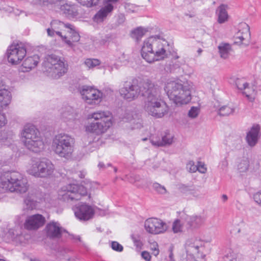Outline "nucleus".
<instances>
[{"mask_svg": "<svg viewBox=\"0 0 261 261\" xmlns=\"http://www.w3.org/2000/svg\"><path fill=\"white\" fill-rule=\"evenodd\" d=\"M170 52L169 43L164 38L163 33L152 35L145 39L141 50L142 58L148 63L163 60Z\"/></svg>", "mask_w": 261, "mask_h": 261, "instance_id": "obj_1", "label": "nucleus"}, {"mask_svg": "<svg viewBox=\"0 0 261 261\" xmlns=\"http://www.w3.org/2000/svg\"><path fill=\"white\" fill-rule=\"evenodd\" d=\"M161 87L153 85L145 96L144 109L147 114L156 118H162L168 112V107L161 99Z\"/></svg>", "mask_w": 261, "mask_h": 261, "instance_id": "obj_2", "label": "nucleus"}, {"mask_svg": "<svg viewBox=\"0 0 261 261\" xmlns=\"http://www.w3.org/2000/svg\"><path fill=\"white\" fill-rule=\"evenodd\" d=\"M87 120L85 125V131L95 135L106 133L112 125V117L108 111H97L89 114Z\"/></svg>", "mask_w": 261, "mask_h": 261, "instance_id": "obj_3", "label": "nucleus"}, {"mask_svg": "<svg viewBox=\"0 0 261 261\" xmlns=\"http://www.w3.org/2000/svg\"><path fill=\"white\" fill-rule=\"evenodd\" d=\"M0 186L5 190L25 193L29 188L28 180L22 174L17 171H7L0 177Z\"/></svg>", "mask_w": 261, "mask_h": 261, "instance_id": "obj_4", "label": "nucleus"}, {"mask_svg": "<svg viewBox=\"0 0 261 261\" xmlns=\"http://www.w3.org/2000/svg\"><path fill=\"white\" fill-rule=\"evenodd\" d=\"M154 84L149 80L139 81L134 79L124 82L120 93L124 99L130 101L139 96H145Z\"/></svg>", "mask_w": 261, "mask_h": 261, "instance_id": "obj_5", "label": "nucleus"}, {"mask_svg": "<svg viewBox=\"0 0 261 261\" xmlns=\"http://www.w3.org/2000/svg\"><path fill=\"white\" fill-rule=\"evenodd\" d=\"M21 140L25 147L30 151L38 153L44 147L40 133L36 127L31 124L25 125L21 133Z\"/></svg>", "mask_w": 261, "mask_h": 261, "instance_id": "obj_6", "label": "nucleus"}, {"mask_svg": "<svg viewBox=\"0 0 261 261\" xmlns=\"http://www.w3.org/2000/svg\"><path fill=\"white\" fill-rule=\"evenodd\" d=\"M74 138L66 134L61 133L54 138L52 149L59 157L69 159L72 156L74 150Z\"/></svg>", "mask_w": 261, "mask_h": 261, "instance_id": "obj_7", "label": "nucleus"}, {"mask_svg": "<svg viewBox=\"0 0 261 261\" xmlns=\"http://www.w3.org/2000/svg\"><path fill=\"white\" fill-rule=\"evenodd\" d=\"M55 166L48 159L43 158L41 160H32L27 168L28 174L39 178H47L54 172Z\"/></svg>", "mask_w": 261, "mask_h": 261, "instance_id": "obj_8", "label": "nucleus"}, {"mask_svg": "<svg viewBox=\"0 0 261 261\" xmlns=\"http://www.w3.org/2000/svg\"><path fill=\"white\" fill-rule=\"evenodd\" d=\"M86 188L82 185L69 184L63 187L59 192V198L67 203H72L86 195Z\"/></svg>", "mask_w": 261, "mask_h": 261, "instance_id": "obj_9", "label": "nucleus"}, {"mask_svg": "<svg viewBox=\"0 0 261 261\" xmlns=\"http://www.w3.org/2000/svg\"><path fill=\"white\" fill-rule=\"evenodd\" d=\"M44 71L54 78L58 79L64 75L67 70V66L63 60L56 55L49 56L43 62Z\"/></svg>", "mask_w": 261, "mask_h": 261, "instance_id": "obj_10", "label": "nucleus"}, {"mask_svg": "<svg viewBox=\"0 0 261 261\" xmlns=\"http://www.w3.org/2000/svg\"><path fill=\"white\" fill-rule=\"evenodd\" d=\"M78 91L82 98L88 105L96 106L99 105L102 99V93L93 87L87 85L79 86Z\"/></svg>", "mask_w": 261, "mask_h": 261, "instance_id": "obj_11", "label": "nucleus"}, {"mask_svg": "<svg viewBox=\"0 0 261 261\" xmlns=\"http://www.w3.org/2000/svg\"><path fill=\"white\" fill-rule=\"evenodd\" d=\"M185 248L188 255L201 258L205 256L204 242L200 239L194 237L188 239L185 243Z\"/></svg>", "mask_w": 261, "mask_h": 261, "instance_id": "obj_12", "label": "nucleus"}, {"mask_svg": "<svg viewBox=\"0 0 261 261\" xmlns=\"http://www.w3.org/2000/svg\"><path fill=\"white\" fill-rule=\"evenodd\" d=\"M27 53L26 49L22 44H13L7 49L8 60L12 64L16 65L20 63Z\"/></svg>", "mask_w": 261, "mask_h": 261, "instance_id": "obj_13", "label": "nucleus"}, {"mask_svg": "<svg viewBox=\"0 0 261 261\" xmlns=\"http://www.w3.org/2000/svg\"><path fill=\"white\" fill-rule=\"evenodd\" d=\"M144 227L147 232L153 234L163 233L168 228L166 223L155 218H150L146 220Z\"/></svg>", "mask_w": 261, "mask_h": 261, "instance_id": "obj_14", "label": "nucleus"}, {"mask_svg": "<svg viewBox=\"0 0 261 261\" xmlns=\"http://www.w3.org/2000/svg\"><path fill=\"white\" fill-rule=\"evenodd\" d=\"M75 217L81 221H87L91 219L94 211L91 206L86 203H79L73 209Z\"/></svg>", "mask_w": 261, "mask_h": 261, "instance_id": "obj_15", "label": "nucleus"}, {"mask_svg": "<svg viewBox=\"0 0 261 261\" xmlns=\"http://www.w3.org/2000/svg\"><path fill=\"white\" fill-rule=\"evenodd\" d=\"M119 0H103V6L94 16V20L97 22H102L114 10V5Z\"/></svg>", "mask_w": 261, "mask_h": 261, "instance_id": "obj_16", "label": "nucleus"}, {"mask_svg": "<svg viewBox=\"0 0 261 261\" xmlns=\"http://www.w3.org/2000/svg\"><path fill=\"white\" fill-rule=\"evenodd\" d=\"M164 90L170 100L175 104L179 103V83L178 81L168 80Z\"/></svg>", "mask_w": 261, "mask_h": 261, "instance_id": "obj_17", "label": "nucleus"}, {"mask_svg": "<svg viewBox=\"0 0 261 261\" xmlns=\"http://www.w3.org/2000/svg\"><path fill=\"white\" fill-rule=\"evenodd\" d=\"M11 100V92L5 88L0 89V127L7 123L5 115L2 113V110L9 105Z\"/></svg>", "mask_w": 261, "mask_h": 261, "instance_id": "obj_18", "label": "nucleus"}, {"mask_svg": "<svg viewBox=\"0 0 261 261\" xmlns=\"http://www.w3.org/2000/svg\"><path fill=\"white\" fill-rule=\"evenodd\" d=\"M180 82V105H187L189 103L192 99L191 90L193 84L188 80Z\"/></svg>", "mask_w": 261, "mask_h": 261, "instance_id": "obj_19", "label": "nucleus"}, {"mask_svg": "<svg viewBox=\"0 0 261 261\" xmlns=\"http://www.w3.org/2000/svg\"><path fill=\"white\" fill-rule=\"evenodd\" d=\"M46 236L51 239H58L61 238L64 229L60 224L55 221L48 223L46 227Z\"/></svg>", "mask_w": 261, "mask_h": 261, "instance_id": "obj_20", "label": "nucleus"}, {"mask_svg": "<svg viewBox=\"0 0 261 261\" xmlns=\"http://www.w3.org/2000/svg\"><path fill=\"white\" fill-rule=\"evenodd\" d=\"M45 218L41 215L36 214L28 217L24 224V228L28 230H35L42 226Z\"/></svg>", "mask_w": 261, "mask_h": 261, "instance_id": "obj_21", "label": "nucleus"}, {"mask_svg": "<svg viewBox=\"0 0 261 261\" xmlns=\"http://www.w3.org/2000/svg\"><path fill=\"white\" fill-rule=\"evenodd\" d=\"M259 130V125L254 124L247 134L246 139L248 144L250 146H254L257 143Z\"/></svg>", "mask_w": 261, "mask_h": 261, "instance_id": "obj_22", "label": "nucleus"}, {"mask_svg": "<svg viewBox=\"0 0 261 261\" xmlns=\"http://www.w3.org/2000/svg\"><path fill=\"white\" fill-rule=\"evenodd\" d=\"M39 61V57L37 55L28 57L23 62L20 70L23 72H29L36 67Z\"/></svg>", "mask_w": 261, "mask_h": 261, "instance_id": "obj_23", "label": "nucleus"}, {"mask_svg": "<svg viewBox=\"0 0 261 261\" xmlns=\"http://www.w3.org/2000/svg\"><path fill=\"white\" fill-rule=\"evenodd\" d=\"M172 141L173 137L169 134L162 136L161 139L158 137H152L150 139V142L152 145L158 147L170 145L172 143Z\"/></svg>", "mask_w": 261, "mask_h": 261, "instance_id": "obj_24", "label": "nucleus"}, {"mask_svg": "<svg viewBox=\"0 0 261 261\" xmlns=\"http://www.w3.org/2000/svg\"><path fill=\"white\" fill-rule=\"evenodd\" d=\"M61 11L69 18H73L78 15V9L76 5L65 4L61 6Z\"/></svg>", "mask_w": 261, "mask_h": 261, "instance_id": "obj_25", "label": "nucleus"}, {"mask_svg": "<svg viewBox=\"0 0 261 261\" xmlns=\"http://www.w3.org/2000/svg\"><path fill=\"white\" fill-rule=\"evenodd\" d=\"M188 223L191 228L200 227L204 222L205 219L200 216H192L187 217Z\"/></svg>", "mask_w": 261, "mask_h": 261, "instance_id": "obj_26", "label": "nucleus"}, {"mask_svg": "<svg viewBox=\"0 0 261 261\" xmlns=\"http://www.w3.org/2000/svg\"><path fill=\"white\" fill-rule=\"evenodd\" d=\"M228 6L224 4L221 5L217 9L216 13L218 15V22L223 23L226 21L228 18L227 13Z\"/></svg>", "mask_w": 261, "mask_h": 261, "instance_id": "obj_27", "label": "nucleus"}, {"mask_svg": "<svg viewBox=\"0 0 261 261\" xmlns=\"http://www.w3.org/2000/svg\"><path fill=\"white\" fill-rule=\"evenodd\" d=\"M244 25L243 30L241 32L239 30L235 36L234 43L241 44L244 40H245L248 36H249L250 34L249 32V27L246 23L242 24Z\"/></svg>", "mask_w": 261, "mask_h": 261, "instance_id": "obj_28", "label": "nucleus"}, {"mask_svg": "<svg viewBox=\"0 0 261 261\" xmlns=\"http://www.w3.org/2000/svg\"><path fill=\"white\" fill-rule=\"evenodd\" d=\"M241 92L249 101L252 102L254 100L256 91L254 86H250L248 83L245 86V89H243Z\"/></svg>", "mask_w": 261, "mask_h": 261, "instance_id": "obj_29", "label": "nucleus"}, {"mask_svg": "<svg viewBox=\"0 0 261 261\" xmlns=\"http://www.w3.org/2000/svg\"><path fill=\"white\" fill-rule=\"evenodd\" d=\"M73 109L70 106L62 108L60 111L61 117L64 121H67L73 118Z\"/></svg>", "mask_w": 261, "mask_h": 261, "instance_id": "obj_30", "label": "nucleus"}, {"mask_svg": "<svg viewBox=\"0 0 261 261\" xmlns=\"http://www.w3.org/2000/svg\"><path fill=\"white\" fill-rule=\"evenodd\" d=\"M221 58L227 59L231 49V45L227 43H221L218 47Z\"/></svg>", "mask_w": 261, "mask_h": 261, "instance_id": "obj_31", "label": "nucleus"}, {"mask_svg": "<svg viewBox=\"0 0 261 261\" xmlns=\"http://www.w3.org/2000/svg\"><path fill=\"white\" fill-rule=\"evenodd\" d=\"M25 208L28 210L35 209L37 206V199L35 196H28L24 199Z\"/></svg>", "mask_w": 261, "mask_h": 261, "instance_id": "obj_32", "label": "nucleus"}, {"mask_svg": "<svg viewBox=\"0 0 261 261\" xmlns=\"http://www.w3.org/2000/svg\"><path fill=\"white\" fill-rule=\"evenodd\" d=\"M147 31L146 29L142 27H138L132 32V37L137 41H139L145 35Z\"/></svg>", "mask_w": 261, "mask_h": 261, "instance_id": "obj_33", "label": "nucleus"}, {"mask_svg": "<svg viewBox=\"0 0 261 261\" xmlns=\"http://www.w3.org/2000/svg\"><path fill=\"white\" fill-rule=\"evenodd\" d=\"M50 27L55 31H60V30H62L64 28H68L71 27V24L69 23H64L62 21L54 20L50 22Z\"/></svg>", "mask_w": 261, "mask_h": 261, "instance_id": "obj_34", "label": "nucleus"}, {"mask_svg": "<svg viewBox=\"0 0 261 261\" xmlns=\"http://www.w3.org/2000/svg\"><path fill=\"white\" fill-rule=\"evenodd\" d=\"M234 112V108L228 105L221 107L218 111V114L221 116H226Z\"/></svg>", "mask_w": 261, "mask_h": 261, "instance_id": "obj_35", "label": "nucleus"}, {"mask_svg": "<svg viewBox=\"0 0 261 261\" xmlns=\"http://www.w3.org/2000/svg\"><path fill=\"white\" fill-rule=\"evenodd\" d=\"M47 33L48 36L50 37H54L55 34H57L60 36L62 38V40L66 43L69 46H71L72 44L70 40H68L65 36H63L60 31H55L53 28H51V27H50V28H48L47 29Z\"/></svg>", "mask_w": 261, "mask_h": 261, "instance_id": "obj_36", "label": "nucleus"}, {"mask_svg": "<svg viewBox=\"0 0 261 261\" xmlns=\"http://www.w3.org/2000/svg\"><path fill=\"white\" fill-rule=\"evenodd\" d=\"M249 161L247 159L241 160L238 164V170L240 173H243L248 170L249 168Z\"/></svg>", "mask_w": 261, "mask_h": 261, "instance_id": "obj_37", "label": "nucleus"}, {"mask_svg": "<svg viewBox=\"0 0 261 261\" xmlns=\"http://www.w3.org/2000/svg\"><path fill=\"white\" fill-rule=\"evenodd\" d=\"M68 29L70 30L69 33L71 34V43L72 44L70 47L73 46L72 42H77L80 39V36L79 33L75 30L74 27L71 24V27H69Z\"/></svg>", "mask_w": 261, "mask_h": 261, "instance_id": "obj_38", "label": "nucleus"}, {"mask_svg": "<svg viewBox=\"0 0 261 261\" xmlns=\"http://www.w3.org/2000/svg\"><path fill=\"white\" fill-rule=\"evenodd\" d=\"M200 111V109L199 107H192L188 112V116L191 119H194L197 117Z\"/></svg>", "mask_w": 261, "mask_h": 261, "instance_id": "obj_39", "label": "nucleus"}, {"mask_svg": "<svg viewBox=\"0 0 261 261\" xmlns=\"http://www.w3.org/2000/svg\"><path fill=\"white\" fill-rule=\"evenodd\" d=\"M99 64L100 61L95 59H87L84 62V65L88 68H93Z\"/></svg>", "mask_w": 261, "mask_h": 261, "instance_id": "obj_40", "label": "nucleus"}, {"mask_svg": "<svg viewBox=\"0 0 261 261\" xmlns=\"http://www.w3.org/2000/svg\"><path fill=\"white\" fill-rule=\"evenodd\" d=\"M78 3L87 7H91L98 4L99 0H76Z\"/></svg>", "mask_w": 261, "mask_h": 261, "instance_id": "obj_41", "label": "nucleus"}, {"mask_svg": "<svg viewBox=\"0 0 261 261\" xmlns=\"http://www.w3.org/2000/svg\"><path fill=\"white\" fill-rule=\"evenodd\" d=\"M153 189L158 193L164 194L167 192L165 187L158 182H154L152 185Z\"/></svg>", "mask_w": 261, "mask_h": 261, "instance_id": "obj_42", "label": "nucleus"}, {"mask_svg": "<svg viewBox=\"0 0 261 261\" xmlns=\"http://www.w3.org/2000/svg\"><path fill=\"white\" fill-rule=\"evenodd\" d=\"M248 84L245 79L243 78L237 79L236 81V85L238 89L241 91H242L243 89H245V86H247Z\"/></svg>", "mask_w": 261, "mask_h": 261, "instance_id": "obj_43", "label": "nucleus"}, {"mask_svg": "<svg viewBox=\"0 0 261 261\" xmlns=\"http://www.w3.org/2000/svg\"><path fill=\"white\" fill-rule=\"evenodd\" d=\"M150 248L152 251V254L154 256H156L159 254L158 244L156 242H150Z\"/></svg>", "mask_w": 261, "mask_h": 261, "instance_id": "obj_44", "label": "nucleus"}, {"mask_svg": "<svg viewBox=\"0 0 261 261\" xmlns=\"http://www.w3.org/2000/svg\"><path fill=\"white\" fill-rule=\"evenodd\" d=\"M180 192L185 193L188 192V193L193 195L194 196L197 197L198 195L195 194L194 190L192 189V187H189L185 186V185L180 186Z\"/></svg>", "mask_w": 261, "mask_h": 261, "instance_id": "obj_45", "label": "nucleus"}, {"mask_svg": "<svg viewBox=\"0 0 261 261\" xmlns=\"http://www.w3.org/2000/svg\"><path fill=\"white\" fill-rule=\"evenodd\" d=\"M111 247L114 250L118 252H121L123 251V246L119 243L116 241L112 242Z\"/></svg>", "mask_w": 261, "mask_h": 261, "instance_id": "obj_46", "label": "nucleus"}, {"mask_svg": "<svg viewBox=\"0 0 261 261\" xmlns=\"http://www.w3.org/2000/svg\"><path fill=\"white\" fill-rule=\"evenodd\" d=\"M197 170L201 173H205L207 171V168L204 163L198 162L197 164Z\"/></svg>", "mask_w": 261, "mask_h": 261, "instance_id": "obj_47", "label": "nucleus"}, {"mask_svg": "<svg viewBox=\"0 0 261 261\" xmlns=\"http://www.w3.org/2000/svg\"><path fill=\"white\" fill-rule=\"evenodd\" d=\"M9 136L10 137L9 138L3 139V142L5 145L10 146L13 142L14 135L12 133H10Z\"/></svg>", "mask_w": 261, "mask_h": 261, "instance_id": "obj_48", "label": "nucleus"}, {"mask_svg": "<svg viewBox=\"0 0 261 261\" xmlns=\"http://www.w3.org/2000/svg\"><path fill=\"white\" fill-rule=\"evenodd\" d=\"M187 168L189 169L190 172L194 173L197 170V165H194L193 162H189L187 165Z\"/></svg>", "mask_w": 261, "mask_h": 261, "instance_id": "obj_49", "label": "nucleus"}, {"mask_svg": "<svg viewBox=\"0 0 261 261\" xmlns=\"http://www.w3.org/2000/svg\"><path fill=\"white\" fill-rule=\"evenodd\" d=\"M182 69L185 74L190 76L193 72L192 68L186 64H184Z\"/></svg>", "mask_w": 261, "mask_h": 261, "instance_id": "obj_50", "label": "nucleus"}, {"mask_svg": "<svg viewBox=\"0 0 261 261\" xmlns=\"http://www.w3.org/2000/svg\"><path fill=\"white\" fill-rule=\"evenodd\" d=\"M131 238L135 246H136L137 248H141L142 245V244L140 241V239H139V238L136 237L135 235H132Z\"/></svg>", "mask_w": 261, "mask_h": 261, "instance_id": "obj_51", "label": "nucleus"}, {"mask_svg": "<svg viewBox=\"0 0 261 261\" xmlns=\"http://www.w3.org/2000/svg\"><path fill=\"white\" fill-rule=\"evenodd\" d=\"M172 229L175 233L179 231V220L178 219H176L173 222Z\"/></svg>", "mask_w": 261, "mask_h": 261, "instance_id": "obj_52", "label": "nucleus"}, {"mask_svg": "<svg viewBox=\"0 0 261 261\" xmlns=\"http://www.w3.org/2000/svg\"><path fill=\"white\" fill-rule=\"evenodd\" d=\"M254 201L261 206V190L253 195Z\"/></svg>", "mask_w": 261, "mask_h": 261, "instance_id": "obj_53", "label": "nucleus"}, {"mask_svg": "<svg viewBox=\"0 0 261 261\" xmlns=\"http://www.w3.org/2000/svg\"><path fill=\"white\" fill-rule=\"evenodd\" d=\"M142 257L146 261H150L151 256L150 253L146 251H144L141 253Z\"/></svg>", "mask_w": 261, "mask_h": 261, "instance_id": "obj_54", "label": "nucleus"}, {"mask_svg": "<svg viewBox=\"0 0 261 261\" xmlns=\"http://www.w3.org/2000/svg\"><path fill=\"white\" fill-rule=\"evenodd\" d=\"M32 2L35 5L44 6L47 4L48 0H33Z\"/></svg>", "mask_w": 261, "mask_h": 261, "instance_id": "obj_55", "label": "nucleus"}, {"mask_svg": "<svg viewBox=\"0 0 261 261\" xmlns=\"http://www.w3.org/2000/svg\"><path fill=\"white\" fill-rule=\"evenodd\" d=\"M142 127V125L141 123V120L140 119H138L137 122L133 126V128H140Z\"/></svg>", "mask_w": 261, "mask_h": 261, "instance_id": "obj_56", "label": "nucleus"}, {"mask_svg": "<svg viewBox=\"0 0 261 261\" xmlns=\"http://www.w3.org/2000/svg\"><path fill=\"white\" fill-rule=\"evenodd\" d=\"M86 173L85 171H80L79 173H78V176L81 178H85V175H86Z\"/></svg>", "mask_w": 261, "mask_h": 261, "instance_id": "obj_57", "label": "nucleus"}, {"mask_svg": "<svg viewBox=\"0 0 261 261\" xmlns=\"http://www.w3.org/2000/svg\"><path fill=\"white\" fill-rule=\"evenodd\" d=\"M71 238L75 240L81 241V237L79 236L71 235Z\"/></svg>", "mask_w": 261, "mask_h": 261, "instance_id": "obj_58", "label": "nucleus"}, {"mask_svg": "<svg viewBox=\"0 0 261 261\" xmlns=\"http://www.w3.org/2000/svg\"><path fill=\"white\" fill-rule=\"evenodd\" d=\"M222 198L223 201L224 202H225L227 200L228 197L226 195L223 194L222 196Z\"/></svg>", "mask_w": 261, "mask_h": 261, "instance_id": "obj_59", "label": "nucleus"}, {"mask_svg": "<svg viewBox=\"0 0 261 261\" xmlns=\"http://www.w3.org/2000/svg\"><path fill=\"white\" fill-rule=\"evenodd\" d=\"M98 167L100 168H104L105 167V164L103 163H99L98 164Z\"/></svg>", "mask_w": 261, "mask_h": 261, "instance_id": "obj_60", "label": "nucleus"}, {"mask_svg": "<svg viewBox=\"0 0 261 261\" xmlns=\"http://www.w3.org/2000/svg\"><path fill=\"white\" fill-rule=\"evenodd\" d=\"M169 258H170L171 261H173V253H172V252L171 251L170 252V254H169Z\"/></svg>", "mask_w": 261, "mask_h": 261, "instance_id": "obj_61", "label": "nucleus"}, {"mask_svg": "<svg viewBox=\"0 0 261 261\" xmlns=\"http://www.w3.org/2000/svg\"><path fill=\"white\" fill-rule=\"evenodd\" d=\"M202 52V49L200 48H198V49L197 50V53H198V55H200Z\"/></svg>", "mask_w": 261, "mask_h": 261, "instance_id": "obj_62", "label": "nucleus"}, {"mask_svg": "<svg viewBox=\"0 0 261 261\" xmlns=\"http://www.w3.org/2000/svg\"><path fill=\"white\" fill-rule=\"evenodd\" d=\"M31 261H41V260L39 259L34 258V259H31Z\"/></svg>", "mask_w": 261, "mask_h": 261, "instance_id": "obj_63", "label": "nucleus"}, {"mask_svg": "<svg viewBox=\"0 0 261 261\" xmlns=\"http://www.w3.org/2000/svg\"><path fill=\"white\" fill-rule=\"evenodd\" d=\"M258 251L261 253V245L259 247Z\"/></svg>", "mask_w": 261, "mask_h": 261, "instance_id": "obj_64", "label": "nucleus"}]
</instances>
